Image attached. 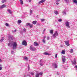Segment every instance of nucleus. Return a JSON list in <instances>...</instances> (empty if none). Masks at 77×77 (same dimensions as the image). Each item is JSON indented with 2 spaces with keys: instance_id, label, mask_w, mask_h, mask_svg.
Segmentation results:
<instances>
[{
  "instance_id": "f257e3e1",
  "label": "nucleus",
  "mask_w": 77,
  "mask_h": 77,
  "mask_svg": "<svg viewBox=\"0 0 77 77\" xmlns=\"http://www.w3.org/2000/svg\"><path fill=\"white\" fill-rule=\"evenodd\" d=\"M13 48L14 49H15L17 48V44L16 42H14L13 43Z\"/></svg>"
},
{
  "instance_id": "f03ea898",
  "label": "nucleus",
  "mask_w": 77,
  "mask_h": 77,
  "mask_svg": "<svg viewBox=\"0 0 77 77\" xmlns=\"http://www.w3.org/2000/svg\"><path fill=\"white\" fill-rule=\"evenodd\" d=\"M59 35V34L57 31H55V33L53 35H52L53 37V38H56L57 36H58Z\"/></svg>"
},
{
  "instance_id": "7ed1b4c3",
  "label": "nucleus",
  "mask_w": 77,
  "mask_h": 77,
  "mask_svg": "<svg viewBox=\"0 0 77 77\" xmlns=\"http://www.w3.org/2000/svg\"><path fill=\"white\" fill-rule=\"evenodd\" d=\"M65 24L66 27H68V28H70V26H69V22L68 21H66L65 23Z\"/></svg>"
},
{
  "instance_id": "20e7f679",
  "label": "nucleus",
  "mask_w": 77,
  "mask_h": 77,
  "mask_svg": "<svg viewBox=\"0 0 77 77\" xmlns=\"http://www.w3.org/2000/svg\"><path fill=\"white\" fill-rule=\"evenodd\" d=\"M62 59V61L63 63L65 62V61H66V59H65V57L64 56H63Z\"/></svg>"
},
{
  "instance_id": "39448f33",
  "label": "nucleus",
  "mask_w": 77,
  "mask_h": 77,
  "mask_svg": "<svg viewBox=\"0 0 77 77\" xmlns=\"http://www.w3.org/2000/svg\"><path fill=\"white\" fill-rule=\"evenodd\" d=\"M64 42H65L66 45H67V46H69L70 44L69 43V40H66V41H65Z\"/></svg>"
},
{
  "instance_id": "423d86ee",
  "label": "nucleus",
  "mask_w": 77,
  "mask_h": 77,
  "mask_svg": "<svg viewBox=\"0 0 77 77\" xmlns=\"http://www.w3.org/2000/svg\"><path fill=\"white\" fill-rule=\"evenodd\" d=\"M30 49L32 50V51H35V50H36V48H35L34 47L33 48V47L32 46H31L30 47Z\"/></svg>"
},
{
  "instance_id": "0eeeda50",
  "label": "nucleus",
  "mask_w": 77,
  "mask_h": 77,
  "mask_svg": "<svg viewBox=\"0 0 77 77\" xmlns=\"http://www.w3.org/2000/svg\"><path fill=\"white\" fill-rule=\"evenodd\" d=\"M44 61L42 60H40V63L39 64L41 66H43L44 65Z\"/></svg>"
},
{
  "instance_id": "6e6552de",
  "label": "nucleus",
  "mask_w": 77,
  "mask_h": 77,
  "mask_svg": "<svg viewBox=\"0 0 77 77\" xmlns=\"http://www.w3.org/2000/svg\"><path fill=\"white\" fill-rule=\"evenodd\" d=\"M14 43L13 42H10V43L8 44V47H11L13 45Z\"/></svg>"
},
{
  "instance_id": "1a4fd4ad",
  "label": "nucleus",
  "mask_w": 77,
  "mask_h": 77,
  "mask_svg": "<svg viewBox=\"0 0 77 77\" xmlns=\"http://www.w3.org/2000/svg\"><path fill=\"white\" fill-rule=\"evenodd\" d=\"M35 77H39V72L38 71L36 72Z\"/></svg>"
},
{
  "instance_id": "9d476101",
  "label": "nucleus",
  "mask_w": 77,
  "mask_h": 77,
  "mask_svg": "<svg viewBox=\"0 0 77 77\" xmlns=\"http://www.w3.org/2000/svg\"><path fill=\"white\" fill-rule=\"evenodd\" d=\"M22 44L23 45H25V46H26L27 45V42H26L25 41H23L22 42Z\"/></svg>"
},
{
  "instance_id": "9b49d317",
  "label": "nucleus",
  "mask_w": 77,
  "mask_h": 77,
  "mask_svg": "<svg viewBox=\"0 0 77 77\" xmlns=\"http://www.w3.org/2000/svg\"><path fill=\"white\" fill-rule=\"evenodd\" d=\"M52 66L54 67L55 68H57V64L56 63L53 64Z\"/></svg>"
},
{
  "instance_id": "f8f14e48",
  "label": "nucleus",
  "mask_w": 77,
  "mask_h": 77,
  "mask_svg": "<svg viewBox=\"0 0 77 77\" xmlns=\"http://www.w3.org/2000/svg\"><path fill=\"white\" fill-rule=\"evenodd\" d=\"M6 6V5L3 4L0 7V8L1 9H2L3 8H5Z\"/></svg>"
},
{
  "instance_id": "ddd939ff",
  "label": "nucleus",
  "mask_w": 77,
  "mask_h": 77,
  "mask_svg": "<svg viewBox=\"0 0 77 77\" xmlns=\"http://www.w3.org/2000/svg\"><path fill=\"white\" fill-rule=\"evenodd\" d=\"M66 12H67L66 10L65 9L62 12V13L63 15H66Z\"/></svg>"
},
{
  "instance_id": "4468645a",
  "label": "nucleus",
  "mask_w": 77,
  "mask_h": 77,
  "mask_svg": "<svg viewBox=\"0 0 77 77\" xmlns=\"http://www.w3.org/2000/svg\"><path fill=\"white\" fill-rule=\"evenodd\" d=\"M34 46H38V45H39V44L38 43H37V42H35L34 43Z\"/></svg>"
},
{
  "instance_id": "2eb2a0df",
  "label": "nucleus",
  "mask_w": 77,
  "mask_h": 77,
  "mask_svg": "<svg viewBox=\"0 0 77 77\" xmlns=\"http://www.w3.org/2000/svg\"><path fill=\"white\" fill-rule=\"evenodd\" d=\"M45 2V0H42L41 1H40L39 2V4H41V3H44V2Z\"/></svg>"
},
{
  "instance_id": "dca6fc26",
  "label": "nucleus",
  "mask_w": 77,
  "mask_h": 77,
  "mask_svg": "<svg viewBox=\"0 0 77 77\" xmlns=\"http://www.w3.org/2000/svg\"><path fill=\"white\" fill-rule=\"evenodd\" d=\"M7 11L8 12L9 14H12V11L10 10V9H8L7 10Z\"/></svg>"
},
{
  "instance_id": "f3484780",
  "label": "nucleus",
  "mask_w": 77,
  "mask_h": 77,
  "mask_svg": "<svg viewBox=\"0 0 77 77\" xmlns=\"http://www.w3.org/2000/svg\"><path fill=\"white\" fill-rule=\"evenodd\" d=\"M24 59H25V60H28L29 59V58H27L26 56H25L23 57Z\"/></svg>"
},
{
  "instance_id": "a211bd4d",
  "label": "nucleus",
  "mask_w": 77,
  "mask_h": 77,
  "mask_svg": "<svg viewBox=\"0 0 77 77\" xmlns=\"http://www.w3.org/2000/svg\"><path fill=\"white\" fill-rule=\"evenodd\" d=\"M72 64L73 65H75V64L76 63V62H75V60H73V62H72Z\"/></svg>"
},
{
  "instance_id": "6ab92c4d",
  "label": "nucleus",
  "mask_w": 77,
  "mask_h": 77,
  "mask_svg": "<svg viewBox=\"0 0 77 77\" xmlns=\"http://www.w3.org/2000/svg\"><path fill=\"white\" fill-rule=\"evenodd\" d=\"M36 23H37V21H36V20H35L34 21H33L32 22V23L33 24H36Z\"/></svg>"
},
{
  "instance_id": "aec40b11",
  "label": "nucleus",
  "mask_w": 77,
  "mask_h": 77,
  "mask_svg": "<svg viewBox=\"0 0 77 77\" xmlns=\"http://www.w3.org/2000/svg\"><path fill=\"white\" fill-rule=\"evenodd\" d=\"M54 30L53 29H51L50 30V33L51 34H53V33Z\"/></svg>"
},
{
  "instance_id": "412c9836",
  "label": "nucleus",
  "mask_w": 77,
  "mask_h": 77,
  "mask_svg": "<svg viewBox=\"0 0 77 77\" xmlns=\"http://www.w3.org/2000/svg\"><path fill=\"white\" fill-rule=\"evenodd\" d=\"M20 3L21 5H23V0H20Z\"/></svg>"
},
{
  "instance_id": "4be33fe9",
  "label": "nucleus",
  "mask_w": 77,
  "mask_h": 77,
  "mask_svg": "<svg viewBox=\"0 0 77 77\" xmlns=\"http://www.w3.org/2000/svg\"><path fill=\"white\" fill-rule=\"evenodd\" d=\"M54 13L56 14V15H58V14H59V13H58V12L57 11H55L54 12Z\"/></svg>"
},
{
  "instance_id": "5701e85b",
  "label": "nucleus",
  "mask_w": 77,
  "mask_h": 77,
  "mask_svg": "<svg viewBox=\"0 0 77 77\" xmlns=\"http://www.w3.org/2000/svg\"><path fill=\"white\" fill-rule=\"evenodd\" d=\"M61 54H65V52L63 50L61 52Z\"/></svg>"
},
{
  "instance_id": "b1692460",
  "label": "nucleus",
  "mask_w": 77,
  "mask_h": 77,
  "mask_svg": "<svg viewBox=\"0 0 77 77\" xmlns=\"http://www.w3.org/2000/svg\"><path fill=\"white\" fill-rule=\"evenodd\" d=\"M64 1L66 3H68L69 2V0H64Z\"/></svg>"
},
{
  "instance_id": "393cba45",
  "label": "nucleus",
  "mask_w": 77,
  "mask_h": 77,
  "mask_svg": "<svg viewBox=\"0 0 77 77\" xmlns=\"http://www.w3.org/2000/svg\"><path fill=\"white\" fill-rule=\"evenodd\" d=\"M18 24H20V23H21V20H18Z\"/></svg>"
},
{
  "instance_id": "a878e982",
  "label": "nucleus",
  "mask_w": 77,
  "mask_h": 77,
  "mask_svg": "<svg viewBox=\"0 0 77 77\" xmlns=\"http://www.w3.org/2000/svg\"><path fill=\"white\" fill-rule=\"evenodd\" d=\"M42 42L44 44H45V40L44 39L42 40Z\"/></svg>"
},
{
  "instance_id": "bb28decb",
  "label": "nucleus",
  "mask_w": 77,
  "mask_h": 77,
  "mask_svg": "<svg viewBox=\"0 0 77 77\" xmlns=\"http://www.w3.org/2000/svg\"><path fill=\"white\" fill-rule=\"evenodd\" d=\"M70 53H73V49H71L70 51Z\"/></svg>"
},
{
  "instance_id": "cd10ccee",
  "label": "nucleus",
  "mask_w": 77,
  "mask_h": 77,
  "mask_svg": "<svg viewBox=\"0 0 77 77\" xmlns=\"http://www.w3.org/2000/svg\"><path fill=\"white\" fill-rule=\"evenodd\" d=\"M29 27H30V28H32V27H33V24L30 23V24L29 25Z\"/></svg>"
},
{
  "instance_id": "c85d7f7f",
  "label": "nucleus",
  "mask_w": 77,
  "mask_h": 77,
  "mask_svg": "<svg viewBox=\"0 0 77 77\" xmlns=\"http://www.w3.org/2000/svg\"><path fill=\"white\" fill-rule=\"evenodd\" d=\"M4 39L5 38H4V37H2V39L1 40V42H2V41H3Z\"/></svg>"
},
{
  "instance_id": "c756f323",
  "label": "nucleus",
  "mask_w": 77,
  "mask_h": 77,
  "mask_svg": "<svg viewBox=\"0 0 77 77\" xmlns=\"http://www.w3.org/2000/svg\"><path fill=\"white\" fill-rule=\"evenodd\" d=\"M30 15H31L32 14V10H30Z\"/></svg>"
},
{
  "instance_id": "7c9ffc66",
  "label": "nucleus",
  "mask_w": 77,
  "mask_h": 77,
  "mask_svg": "<svg viewBox=\"0 0 77 77\" xmlns=\"http://www.w3.org/2000/svg\"><path fill=\"white\" fill-rule=\"evenodd\" d=\"M58 21L59 22H62V20L61 19H60L58 20Z\"/></svg>"
},
{
  "instance_id": "2f4dec72",
  "label": "nucleus",
  "mask_w": 77,
  "mask_h": 77,
  "mask_svg": "<svg viewBox=\"0 0 77 77\" xmlns=\"http://www.w3.org/2000/svg\"><path fill=\"white\" fill-rule=\"evenodd\" d=\"M6 2V0H2V2L3 3H5V2Z\"/></svg>"
},
{
  "instance_id": "473e14b6",
  "label": "nucleus",
  "mask_w": 77,
  "mask_h": 77,
  "mask_svg": "<svg viewBox=\"0 0 77 77\" xmlns=\"http://www.w3.org/2000/svg\"><path fill=\"white\" fill-rule=\"evenodd\" d=\"M30 23H28L26 24V26H30Z\"/></svg>"
},
{
  "instance_id": "72a5a7b5",
  "label": "nucleus",
  "mask_w": 77,
  "mask_h": 77,
  "mask_svg": "<svg viewBox=\"0 0 77 77\" xmlns=\"http://www.w3.org/2000/svg\"><path fill=\"white\" fill-rule=\"evenodd\" d=\"M44 54L45 55H49V54L47 53V52H45L44 53Z\"/></svg>"
},
{
  "instance_id": "f704fd0d",
  "label": "nucleus",
  "mask_w": 77,
  "mask_h": 77,
  "mask_svg": "<svg viewBox=\"0 0 77 77\" xmlns=\"http://www.w3.org/2000/svg\"><path fill=\"white\" fill-rule=\"evenodd\" d=\"M5 24V26H6L7 27H8V26H9V24H8V23H6Z\"/></svg>"
},
{
  "instance_id": "c9c22d12",
  "label": "nucleus",
  "mask_w": 77,
  "mask_h": 77,
  "mask_svg": "<svg viewBox=\"0 0 77 77\" xmlns=\"http://www.w3.org/2000/svg\"><path fill=\"white\" fill-rule=\"evenodd\" d=\"M29 73H30V74L32 75H34V73H33V72H29Z\"/></svg>"
},
{
  "instance_id": "e433bc0d",
  "label": "nucleus",
  "mask_w": 77,
  "mask_h": 77,
  "mask_svg": "<svg viewBox=\"0 0 77 77\" xmlns=\"http://www.w3.org/2000/svg\"><path fill=\"white\" fill-rule=\"evenodd\" d=\"M41 21L42 22H43V21H45V19H41Z\"/></svg>"
},
{
  "instance_id": "4c0bfd02",
  "label": "nucleus",
  "mask_w": 77,
  "mask_h": 77,
  "mask_svg": "<svg viewBox=\"0 0 77 77\" xmlns=\"http://www.w3.org/2000/svg\"><path fill=\"white\" fill-rule=\"evenodd\" d=\"M60 0H56V3H59L60 2Z\"/></svg>"
},
{
  "instance_id": "58836bf2",
  "label": "nucleus",
  "mask_w": 77,
  "mask_h": 77,
  "mask_svg": "<svg viewBox=\"0 0 77 77\" xmlns=\"http://www.w3.org/2000/svg\"><path fill=\"white\" fill-rule=\"evenodd\" d=\"M28 71H29V70H30V67H29V65H28Z\"/></svg>"
},
{
  "instance_id": "ea45409f",
  "label": "nucleus",
  "mask_w": 77,
  "mask_h": 77,
  "mask_svg": "<svg viewBox=\"0 0 77 77\" xmlns=\"http://www.w3.org/2000/svg\"><path fill=\"white\" fill-rule=\"evenodd\" d=\"M23 31H24V32H26V29L24 28L23 29Z\"/></svg>"
},
{
  "instance_id": "a19ab883",
  "label": "nucleus",
  "mask_w": 77,
  "mask_h": 77,
  "mask_svg": "<svg viewBox=\"0 0 77 77\" xmlns=\"http://www.w3.org/2000/svg\"><path fill=\"white\" fill-rule=\"evenodd\" d=\"M40 75H42V72H41L40 73H39Z\"/></svg>"
},
{
  "instance_id": "79ce46f5",
  "label": "nucleus",
  "mask_w": 77,
  "mask_h": 77,
  "mask_svg": "<svg viewBox=\"0 0 77 77\" xmlns=\"http://www.w3.org/2000/svg\"><path fill=\"white\" fill-rule=\"evenodd\" d=\"M57 54H56L55 55V58H57Z\"/></svg>"
},
{
  "instance_id": "37998d69",
  "label": "nucleus",
  "mask_w": 77,
  "mask_h": 77,
  "mask_svg": "<svg viewBox=\"0 0 77 77\" xmlns=\"http://www.w3.org/2000/svg\"><path fill=\"white\" fill-rule=\"evenodd\" d=\"M9 39H12V37L11 36H9Z\"/></svg>"
},
{
  "instance_id": "c03bdc74",
  "label": "nucleus",
  "mask_w": 77,
  "mask_h": 77,
  "mask_svg": "<svg viewBox=\"0 0 77 77\" xmlns=\"http://www.w3.org/2000/svg\"><path fill=\"white\" fill-rule=\"evenodd\" d=\"M14 51H12L11 52V54H14Z\"/></svg>"
},
{
  "instance_id": "a18cd8bd",
  "label": "nucleus",
  "mask_w": 77,
  "mask_h": 77,
  "mask_svg": "<svg viewBox=\"0 0 77 77\" xmlns=\"http://www.w3.org/2000/svg\"><path fill=\"white\" fill-rule=\"evenodd\" d=\"M49 39H50V37L49 36H48L47 37V40H49Z\"/></svg>"
},
{
  "instance_id": "49530a36",
  "label": "nucleus",
  "mask_w": 77,
  "mask_h": 77,
  "mask_svg": "<svg viewBox=\"0 0 77 77\" xmlns=\"http://www.w3.org/2000/svg\"><path fill=\"white\" fill-rule=\"evenodd\" d=\"M2 69V67H0V71H1Z\"/></svg>"
},
{
  "instance_id": "de8ad7c7",
  "label": "nucleus",
  "mask_w": 77,
  "mask_h": 77,
  "mask_svg": "<svg viewBox=\"0 0 77 77\" xmlns=\"http://www.w3.org/2000/svg\"><path fill=\"white\" fill-rule=\"evenodd\" d=\"M46 29H44V30H43V32H45V30H46Z\"/></svg>"
},
{
  "instance_id": "09e8293b",
  "label": "nucleus",
  "mask_w": 77,
  "mask_h": 77,
  "mask_svg": "<svg viewBox=\"0 0 77 77\" xmlns=\"http://www.w3.org/2000/svg\"><path fill=\"white\" fill-rule=\"evenodd\" d=\"M27 76H29V77H30V74H27Z\"/></svg>"
},
{
  "instance_id": "8fccbe9b",
  "label": "nucleus",
  "mask_w": 77,
  "mask_h": 77,
  "mask_svg": "<svg viewBox=\"0 0 77 77\" xmlns=\"http://www.w3.org/2000/svg\"><path fill=\"white\" fill-rule=\"evenodd\" d=\"M56 5H59V3H58V2H57V3H56Z\"/></svg>"
},
{
  "instance_id": "3c124183",
  "label": "nucleus",
  "mask_w": 77,
  "mask_h": 77,
  "mask_svg": "<svg viewBox=\"0 0 77 77\" xmlns=\"http://www.w3.org/2000/svg\"><path fill=\"white\" fill-rule=\"evenodd\" d=\"M0 62H2V60L1 59H0Z\"/></svg>"
},
{
  "instance_id": "603ef678",
  "label": "nucleus",
  "mask_w": 77,
  "mask_h": 77,
  "mask_svg": "<svg viewBox=\"0 0 77 77\" xmlns=\"http://www.w3.org/2000/svg\"><path fill=\"white\" fill-rule=\"evenodd\" d=\"M29 2H31V0H29Z\"/></svg>"
},
{
  "instance_id": "864d4df0",
  "label": "nucleus",
  "mask_w": 77,
  "mask_h": 77,
  "mask_svg": "<svg viewBox=\"0 0 77 77\" xmlns=\"http://www.w3.org/2000/svg\"><path fill=\"white\" fill-rule=\"evenodd\" d=\"M38 25V26H41V25H40L39 24V23H38L37 24Z\"/></svg>"
},
{
  "instance_id": "5fc2aeb1",
  "label": "nucleus",
  "mask_w": 77,
  "mask_h": 77,
  "mask_svg": "<svg viewBox=\"0 0 77 77\" xmlns=\"http://www.w3.org/2000/svg\"><path fill=\"white\" fill-rule=\"evenodd\" d=\"M44 39H45V38H46V37L45 36L44 37Z\"/></svg>"
},
{
  "instance_id": "6e6d98bb",
  "label": "nucleus",
  "mask_w": 77,
  "mask_h": 77,
  "mask_svg": "<svg viewBox=\"0 0 77 77\" xmlns=\"http://www.w3.org/2000/svg\"><path fill=\"white\" fill-rule=\"evenodd\" d=\"M57 75H59V73H58V72L57 73Z\"/></svg>"
},
{
  "instance_id": "4d7b16f0",
  "label": "nucleus",
  "mask_w": 77,
  "mask_h": 77,
  "mask_svg": "<svg viewBox=\"0 0 77 77\" xmlns=\"http://www.w3.org/2000/svg\"><path fill=\"white\" fill-rule=\"evenodd\" d=\"M14 32H16V31H17V29H15L14 30Z\"/></svg>"
},
{
  "instance_id": "13d9d810",
  "label": "nucleus",
  "mask_w": 77,
  "mask_h": 77,
  "mask_svg": "<svg viewBox=\"0 0 77 77\" xmlns=\"http://www.w3.org/2000/svg\"><path fill=\"white\" fill-rule=\"evenodd\" d=\"M75 67L76 68H77V66H75Z\"/></svg>"
},
{
  "instance_id": "bf43d9fd",
  "label": "nucleus",
  "mask_w": 77,
  "mask_h": 77,
  "mask_svg": "<svg viewBox=\"0 0 77 77\" xmlns=\"http://www.w3.org/2000/svg\"><path fill=\"white\" fill-rule=\"evenodd\" d=\"M42 34H44V31H43Z\"/></svg>"
},
{
  "instance_id": "052dcab7",
  "label": "nucleus",
  "mask_w": 77,
  "mask_h": 77,
  "mask_svg": "<svg viewBox=\"0 0 77 77\" xmlns=\"http://www.w3.org/2000/svg\"><path fill=\"white\" fill-rule=\"evenodd\" d=\"M12 32H13V33H14V32H15V31H12Z\"/></svg>"
},
{
  "instance_id": "680f3d73",
  "label": "nucleus",
  "mask_w": 77,
  "mask_h": 77,
  "mask_svg": "<svg viewBox=\"0 0 77 77\" xmlns=\"http://www.w3.org/2000/svg\"><path fill=\"white\" fill-rule=\"evenodd\" d=\"M0 66H2V65L1 64H0Z\"/></svg>"
},
{
  "instance_id": "e2e57ef3",
  "label": "nucleus",
  "mask_w": 77,
  "mask_h": 77,
  "mask_svg": "<svg viewBox=\"0 0 77 77\" xmlns=\"http://www.w3.org/2000/svg\"><path fill=\"white\" fill-rule=\"evenodd\" d=\"M25 76H26V75H25Z\"/></svg>"
}]
</instances>
